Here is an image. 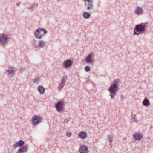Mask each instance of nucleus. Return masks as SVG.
Returning <instances> with one entry per match:
<instances>
[{"instance_id":"nucleus-21","label":"nucleus","mask_w":153,"mask_h":153,"mask_svg":"<svg viewBox=\"0 0 153 153\" xmlns=\"http://www.w3.org/2000/svg\"><path fill=\"white\" fill-rule=\"evenodd\" d=\"M131 120L132 122L137 123L138 121L136 116L135 114H132L131 115Z\"/></svg>"},{"instance_id":"nucleus-27","label":"nucleus","mask_w":153,"mask_h":153,"mask_svg":"<svg viewBox=\"0 0 153 153\" xmlns=\"http://www.w3.org/2000/svg\"><path fill=\"white\" fill-rule=\"evenodd\" d=\"M66 134L67 136L69 137H70L72 135V133L71 132L69 131H67L66 133Z\"/></svg>"},{"instance_id":"nucleus-15","label":"nucleus","mask_w":153,"mask_h":153,"mask_svg":"<svg viewBox=\"0 0 153 153\" xmlns=\"http://www.w3.org/2000/svg\"><path fill=\"white\" fill-rule=\"evenodd\" d=\"M46 42L44 41L40 40L38 42V44L37 45V48H43L46 46Z\"/></svg>"},{"instance_id":"nucleus-8","label":"nucleus","mask_w":153,"mask_h":153,"mask_svg":"<svg viewBox=\"0 0 153 153\" xmlns=\"http://www.w3.org/2000/svg\"><path fill=\"white\" fill-rule=\"evenodd\" d=\"M63 102L62 101L58 102L55 105V108L58 112H62L63 108Z\"/></svg>"},{"instance_id":"nucleus-12","label":"nucleus","mask_w":153,"mask_h":153,"mask_svg":"<svg viewBox=\"0 0 153 153\" xmlns=\"http://www.w3.org/2000/svg\"><path fill=\"white\" fill-rule=\"evenodd\" d=\"M73 63V60L71 59H68L64 62L63 65L64 67H70L72 66Z\"/></svg>"},{"instance_id":"nucleus-22","label":"nucleus","mask_w":153,"mask_h":153,"mask_svg":"<svg viewBox=\"0 0 153 153\" xmlns=\"http://www.w3.org/2000/svg\"><path fill=\"white\" fill-rule=\"evenodd\" d=\"M37 41L35 39H33L32 41V45L33 47L37 48Z\"/></svg>"},{"instance_id":"nucleus-16","label":"nucleus","mask_w":153,"mask_h":153,"mask_svg":"<svg viewBox=\"0 0 153 153\" xmlns=\"http://www.w3.org/2000/svg\"><path fill=\"white\" fill-rule=\"evenodd\" d=\"M87 137V134L85 131H81L78 134V137L82 139H84Z\"/></svg>"},{"instance_id":"nucleus-19","label":"nucleus","mask_w":153,"mask_h":153,"mask_svg":"<svg viewBox=\"0 0 153 153\" xmlns=\"http://www.w3.org/2000/svg\"><path fill=\"white\" fill-rule=\"evenodd\" d=\"M38 90L41 94H43L45 92V88L42 86H39L38 87Z\"/></svg>"},{"instance_id":"nucleus-4","label":"nucleus","mask_w":153,"mask_h":153,"mask_svg":"<svg viewBox=\"0 0 153 153\" xmlns=\"http://www.w3.org/2000/svg\"><path fill=\"white\" fill-rule=\"evenodd\" d=\"M8 38V36L6 34L4 33L0 34V43L2 44L3 46L4 47L7 44Z\"/></svg>"},{"instance_id":"nucleus-11","label":"nucleus","mask_w":153,"mask_h":153,"mask_svg":"<svg viewBox=\"0 0 153 153\" xmlns=\"http://www.w3.org/2000/svg\"><path fill=\"white\" fill-rule=\"evenodd\" d=\"M25 144L24 141L21 140L17 142L15 144L13 145L12 146V148L15 149L17 147H21Z\"/></svg>"},{"instance_id":"nucleus-9","label":"nucleus","mask_w":153,"mask_h":153,"mask_svg":"<svg viewBox=\"0 0 153 153\" xmlns=\"http://www.w3.org/2000/svg\"><path fill=\"white\" fill-rule=\"evenodd\" d=\"M79 151L80 153H88L89 152L88 147L85 145H82L80 146Z\"/></svg>"},{"instance_id":"nucleus-20","label":"nucleus","mask_w":153,"mask_h":153,"mask_svg":"<svg viewBox=\"0 0 153 153\" xmlns=\"http://www.w3.org/2000/svg\"><path fill=\"white\" fill-rule=\"evenodd\" d=\"M82 16L85 19H87L90 17L91 14L88 12H85L83 13Z\"/></svg>"},{"instance_id":"nucleus-3","label":"nucleus","mask_w":153,"mask_h":153,"mask_svg":"<svg viewBox=\"0 0 153 153\" xmlns=\"http://www.w3.org/2000/svg\"><path fill=\"white\" fill-rule=\"evenodd\" d=\"M47 33L46 30L43 28H38L35 31V36L37 38L41 39Z\"/></svg>"},{"instance_id":"nucleus-13","label":"nucleus","mask_w":153,"mask_h":153,"mask_svg":"<svg viewBox=\"0 0 153 153\" xmlns=\"http://www.w3.org/2000/svg\"><path fill=\"white\" fill-rule=\"evenodd\" d=\"M133 137L136 140H140L142 137V135L140 133L135 132L133 135Z\"/></svg>"},{"instance_id":"nucleus-2","label":"nucleus","mask_w":153,"mask_h":153,"mask_svg":"<svg viewBox=\"0 0 153 153\" xmlns=\"http://www.w3.org/2000/svg\"><path fill=\"white\" fill-rule=\"evenodd\" d=\"M148 24V23L146 22L145 23H141L140 24L136 25L134 29V34L138 36L139 33L137 32L140 33L144 32Z\"/></svg>"},{"instance_id":"nucleus-31","label":"nucleus","mask_w":153,"mask_h":153,"mask_svg":"<svg viewBox=\"0 0 153 153\" xmlns=\"http://www.w3.org/2000/svg\"><path fill=\"white\" fill-rule=\"evenodd\" d=\"M20 2H18L16 3V5L17 6H19V5L20 4Z\"/></svg>"},{"instance_id":"nucleus-6","label":"nucleus","mask_w":153,"mask_h":153,"mask_svg":"<svg viewBox=\"0 0 153 153\" xmlns=\"http://www.w3.org/2000/svg\"><path fill=\"white\" fill-rule=\"evenodd\" d=\"M29 146L27 143H25L19 149L17 153H26L27 152Z\"/></svg>"},{"instance_id":"nucleus-1","label":"nucleus","mask_w":153,"mask_h":153,"mask_svg":"<svg viewBox=\"0 0 153 153\" xmlns=\"http://www.w3.org/2000/svg\"><path fill=\"white\" fill-rule=\"evenodd\" d=\"M120 82L119 79H117L114 80L110 86L108 91L110 93V96L111 99H113L119 90V83Z\"/></svg>"},{"instance_id":"nucleus-18","label":"nucleus","mask_w":153,"mask_h":153,"mask_svg":"<svg viewBox=\"0 0 153 153\" xmlns=\"http://www.w3.org/2000/svg\"><path fill=\"white\" fill-rule=\"evenodd\" d=\"M142 103L143 105L146 107L150 105L149 102L147 98H145L144 99Z\"/></svg>"},{"instance_id":"nucleus-17","label":"nucleus","mask_w":153,"mask_h":153,"mask_svg":"<svg viewBox=\"0 0 153 153\" xmlns=\"http://www.w3.org/2000/svg\"><path fill=\"white\" fill-rule=\"evenodd\" d=\"M6 73L8 75H14L15 74V71L13 68H9L7 70Z\"/></svg>"},{"instance_id":"nucleus-5","label":"nucleus","mask_w":153,"mask_h":153,"mask_svg":"<svg viewBox=\"0 0 153 153\" xmlns=\"http://www.w3.org/2000/svg\"><path fill=\"white\" fill-rule=\"evenodd\" d=\"M84 6L85 9L87 10H91L93 7V1L92 0H85Z\"/></svg>"},{"instance_id":"nucleus-32","label":"nucleus","mask_w":153,"mask_h":153,"mask_svg":"<svg viewBox=\"0 0 153 153\" xmlns=\"http://www.w3.org/2000/svg\"><path fill=\"white\" fill-rule=\"evenodd\" d=\"M85 67H89V66H86Z\"/></svg>"},{"instance_id":"nucleus-33","label":"nucleus","mask_w":153,"mask_h":153,"mask_svg":"<svg viewBox=\"0 0 153 153\" xmlns=\"http://www.w3.org/2000/svg\"><path fill=\"white\" fill-rule=\"evenodd\" d=\"M125 139H126V138H123V139H124V140H125Z\"/></svg>"},{"instance_id":"nucleus-25","label":"nucleus","mask_w":153,"mask_h":153,"mask_svg":"<svg viewBox=\"0 0 153 153\" xmlns=\"http://www.w3.org/2000/svg\"><path fill=\"white\" fill-rule=\"evenodd\" d=\"M113 138V135L112 134H110L107 137V139L108 140H109V142L111 143L112 141V139Z\"/></svg>"},{"instance_id":"nucleus-26","label":"nucleus","mask_w":153,"mask_h":153,"mask_svg":"<svg viewBox=\"0 0 153 153\" xmlns=\"http://www.w3.org/2000/svg\"><path fill=\"white\" fill-rule=\"evenodd\" d=\"M40 79V78L38 77H36L34 80V82L36 83H38Z\"/></svg>"},{"instance_id":"nucleus-29","label":"nucleus","mask_w":153,"mask_h":153,"mask_svg":"<svg viewBox=\"0 0 153 153\" xmlns=\"http://www.w3.org/2000/svg\"><path fill=\"white\" fill-rule=\"evenodd\" d=\"M85 70L86 72H88L90 70V68H85Z\"/></svg>"},{"instance_id":"nucleus-7","label":"nucleus","mask_w":153,"mask_h":153,"mask_svg":"<svg viewBox=\"0 0 153 153\" xmlns=\"http://www.w3.org/2000/svg\"><path fill=\"white\" fill-rule=\"evenodd\" d=\"M41 117L39 115H34L32 119L33 124L34 125L38 124L41 122Z\"/></svg>"},{"instance_id":"nucleus-28","label":"nucleus","mask_w":153,"mask_h":153,"mask_svg":"<svg viewBox=\"0 0 153 153\" xmlns=\"http://www.w3.org/2000/svg\"><path fill=\"white\" fill-rule=\"evenodd\" d=\"M25 70V69L24 68H20L19 69V71L21 73H22Z\"/></svg>"},{"instance_id":"nucleus-10","label":"nucleus","mask_w":153,"mask_h":153,"mask_svg":"<svg viewBox=\"0 0 153 153\" xmlns=\"http://www.w3.org/2000/svg\"><path fill=\"white\" fill-rule=\"evenodd\" d=\"M94 54L93 53H91L87 56L85 59V61L88 63H91L94 62Z\"/></svg>"},{"instance_id":"nucleus-24","label":"nucleus","mask_w":153,"mask_h":153,"mask_svg":"<svg viewBox=\"0 0 153 153\" xmlns=\"http://www.w3.org/2000/svg\"><path fill=\"white\" fill-rule=\"evenodd\" d=\"M65 85V83L61 82V83L59 84V86L58 87V88L59 89V91L61 90L63 88V87Z\"/></svg>"},{"instance_id":"nucleus-23","label":"nucleus","mask_w":153,"mask_h":153,"mask_svg":"<svg viewBox=\"0 0 153 153\" xmlns=\"http://www.w3.org/2000/svg\"><path fill=\"white\" fill-rule=\"evenodd\" d=\"M67 75H63L61 78V82L65 83V82L67 79Z\"/></svg>"},{"instance_id":"nucleus-14","label":"nucleus","mask_w":153,"mask_h":153,"mask_svg":"<svg viewBox=\"0 0 153 153\" xmlns=\"http://www.w3.org/2000/svg\"><path fill=\"white\" fill-rule=\"evenodd\" d=\"M135 14L137 15H140L143 14V10L142 8L138 7L136 8L134 10Z\"/></svg>"},{"instance_id":"nucleus-30","label":"nucleus","mask_w":153,"mask_h":153,"mask_svg":"<svg viewBox=\"0 0 153 153\" xmlns=\"http://www.w3.org/2000/svg\"><path fill=\"white\" fill-rule=\"evenodd\" d=\"M35 3H34L33 4L31 5L30 7H28V9H32L33 7H34L35 6Z\"/></svg>"}]
</instances>
